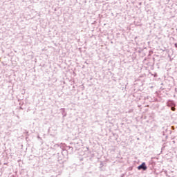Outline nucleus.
Returning a JSON list of instances; mask_svg holds the SVG:
<instances>
[{"instance_id":"nucleus-1","label":"nucleus","mask_w":177,"mask_h":177,"mask_svg":"<svg viewBox=\"0 0 177 177\" xmlns=\"http://www.w3.org/2000/svg\"><path fill=\"white\" fill-rule=\"evenodd\" d=\"M138 169H143V171H146V169H147L146 163H145V162L142 163L141 165L138 166Z\"/></svg>"},{"instance_id":"nucleus-2","label":"nucleus","mask_w":177,"mask_h":177,"mask_svg":"<svg viewBox=\"0 0 177 177\" xmlns=\"http://www.w3.org/2000/svg\"><path fill=\"white\" fill-rule=\"evenodd\" d=\"M172 111H175V107H171Z\"/></svg>"},{"instance_id":"nucleus-3","label":"nucleus","mask_w":177,"mask_h":177,"mask_svg":"<svg viewBox=\"0 0 177 177\" xmlns=\"http://www.w3.org/2000/svg\"><path fill=\"white\" fill-rule=\"evenodd\" d=\"M175 46H176V48H177V43L175 44Z\"/></svg>"}]
</instances>
